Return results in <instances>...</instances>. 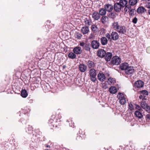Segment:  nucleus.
Instances as JSON below:
<instances>
[{
    "label": "nucleus",
    "instance_id": "1",
    "mask_svg": "<svg viewBox=\"0 0 150 150\" xmlns=\"http://www.w3.org/2000/svg\"><path fill=\"white\" fill-rule=\"evenodd\" d=\"M112 27L118 33L122 34H125L127 30L125 26L120 25L117 21H114L112 23Z\"/></svg>",
    "mask_w": 150,
    "mask_h": 150
},
{
    "label": "nucleus",
    "instance_id": "2",
    "mask_svg": "<svg viewBox=\"0 0 150 150\" xmlns=\"http://www.w3.org/2000/svg\"><path fill=\"white\" fill-rule=\"evenodd\" d=\"M126 96L125 95L122 93H118L117 97L120 100L119 102L121 105H123L126 103Z\"/></svg>",
    "mask_w": 150,
    "mask_h": 150
},
{
    "label": "nucleus",
    "instance_id": "3",
    "mask_svg": "<svg viewBox=\"0 0 150 150\" xmlns=\"http://www.w3.org/2000/svg\"><path fill=\"white\" fill-rule=\"evenodd\" d=\"M89 74L91 80L93 82H95L96 80V70L93 69H91L89 71Z\"/></svg>",
    "mask_w": 150,
    "mask_h": 150
},
{
    "label": "nucleus",
    "instance_id": "4",
    "mask_svg": "<svg viewBox=\"0 0 150 150\" xmlns=\"http://www.w3.org/2000/svg\"><path fill=\"white\" fill-rule=\"evenodd\" d=\"M121 61V59L120 57L116 56L112 58L111 62L113 65H118L120 64Z\"/></svg>",
    "mask_w": 150,
    "mask_h": 150
},
{
    "label": "nucleus",
    "instance_id": "5",
    "mask_svg": "<svg viewBox=\"0 0 150 150\" xmlns=\"http://www.w3.org/2000/svg\"><path fill=\"white\" fill-rule=\"evenodd\" d=\"M119 3L122 8L124 7V10L125 12H127L128 10H129V8H126L127 6L128 5V2L127 0H120Z\"/></svg>",
    "mask_w": 150,
    "mask_h": 150
},
{
    "label": "nucleus",
    "instance_id": "6",
    "mask_svg": "<svg viewBox=\"0 0 150 150\" xmlns=\"http://www.w3.org/2000/svg\"><path fill=\"white\" fill-rule=\"evenodd\" d=\"M104 8L106 11L108 12H111L113 9L112 4L109 3L106 4L104 6Z\"/></svg>",
    "mask_w": 150,
    "mask_h": 150
},
{
    "label": "nucleus",
    "instance_id": "7",
    "mask_svg": "<svg viewBox=\"0 0 150 150\" xmlns=\"http://www.w3.org/2000/svg\"><path fill=\"white\" fill-rule=\"evenodd\" d=\"M91 15L92 18L95 21L98 20L100 18L99 13L96 11H93Z\"/></svg>",
    "mask_w": 150,
    "mask_h": 150
},
{
    "label": "nucleus",
    "instance_id": "8",
    "mask_svg": "<svg viewBox=\"0 0 150 150\" xmlns=\"http://www.w3.org/2000/svg\"><path fill=\"white\" fill-rule=\"evenodd\" d=\"M113 7L114 10L117 12H120L121 9L122 8L120 3L118 2L115 3Z\"/></svg>",
    "mask_w": 150,
    "mask_h": 150
},
{
    "label": "nucleus",
    "instance_id": "9",
    "mask_svg": "<svg viewBox=\"0 0 150 150\" xmlns=\"http://www.w3.org/2000/svg\"><path fill=\"white\" fill-rule=\"evenodd\" d=\"M137 0H129L128 1L129 4L127 6L126 8H129V10L131 8L132 6H134L136 5L137 3Z\"/></svg>",
    "mask_w": 150,
    "mask_h": 150
},
{
    "label": "nucleus",
    "instance_id": "10",
    "mask_svg": "<svg viewBox=\"0 0 150 150\" xmlns=\"http://www.w3.org/2000/svg\"><path fill=\"white\" fill-rule=\"evenodd\" d=\"M91 46L94 49H97L100 46V43L96 40H93L91 42Z\"/></svg>",
    "mask_w": 150,
    "mask_h": 150
},
{
    "label": "nucleus",
    "instance_id": "11",
    "mask_svg": "<svg viewBox=\"0 0 150 150\" xmlns=\"http://www.w3.org/2000/svg\"><path fill=\"white\" fill-rule=\"evenodd\" d=\"M119 36L118 33L116 32H112L111 33V39L114 40H116L118 39Z\"/></svg>",
    "mask_w": 150,
    "mask_h": 150
},
{
    "label": "nucleus",
    "instance_id": "12",
    "mask_svg": "<svg viewBox=\"0 0 150 150\" xmlns=\"http://www.w3.org/2000/svg\"><path fill=\"white\" fill-rule=\"evenodd\" d=\"M106 53L105 51L104 50H99L97 52V55L98 57L103 58L105 56Z\"/></svg>",
    "mask_w": 150,
    "mask_h": 150
},
{
    "label": "nucleus",
    "instance_id": "13",
    "mask_svg": "<svg viewBox=\"0 0 150 150\" xmlns=\"http://www.w3.org/2000/svg\"><path fill=\"white\" fill-rule=\"evenodd\" d=\"M144 85V82L141 80H138L135 82L134 86L137 88H140L142 87Z\"/></svg>",
    "mask_w": 150,
    "mask_h": 150
},
{
    "label": "nucleus",
    "instance_id": "14",
    "mask_svg": "<svg viewBox=\"0 0 150 150\" xmlns=\"http://www.w3.org/2000/svg\"><path fill=\"white\" fill-rule=\"evenodd\" d=\"M126 73L127 74H132L134 72V69L133 67H128L125 71Z\"/></svg>",
    "mask_w": 150,
    "mask_h": 150
},
{
    "label": "nucleus",
    "instance_id": "15",
    "mask_svg": "<svg viewBox=\"0 0 150 150\" xmlns=\"http://www.w3.org/2000/svg\"><path fill=\"white\" fill-rule=\"evenodd\" d=\"M74 53L76 54H79L81 53V48L79 47H76L74 48L73 50Z\"/></svg>",
    "mask_w": 150,
    "mask_h": 150
},
{
    "label": "nucleus",
    "instance_id": "16",
    "mask_svg": "<svg viewBox=\"0 0 150 150\" xmlns=\"http://www.w3.org/2000/svg\"><path fill=\"white\" fill-rule=\"evenodd\" d=\"M98 80L101 81H105L106 77L105 75L102 73H99L98 75Z\"/></svg>",
    "mask_w": 150,
    "mask_h": 150
},
{
    "label": "nucleus",
    "instance_id": "17",
    "mask_svg": "<svg viewBox=\"0 0 150 150\" xmlns=\"http://www.w3.org/2000/svg\"><path fill=\"white\" fill-rule=\"evenodd\" d=\"M128 67L129 65L127 63H124L120 65V69L122 70H125V71Z\"/></svg>",
    "mask_w": 150,
    "mask_h": 150
},
{
    "label": "nucleus",
    "instance_id": "18",
    "mask_svg": "<svg viewBox=\"0 0 150 150\" xmlns=\"http://www.w3.org/2000/svg\"><path fill=\"white\" fill-rule=\"evenodd\" d=\"M79 68L81 72H84L87 69V67L83 64H80L79 66Z\"/></svg>",
    "mask_w": 150,
    "mask_h": 150
},
{
    "label": "nucleus",
    "instance_id": "19",
    "mask_svg": "<svg viewBox=\"0 0 150 150\" xmlns=\"http://www.w3.org/2000/svg\"><path fill=\"white\" fill-rule=\"evenodd\" d=\"M112 54L111 53L107 52L106 53L105 57V59L107 61H110L112 57Z\"/></svg>",
    "mask_w": 150,
    "mask_h": 150
},
{
    "label": "nucleus",
    "instance_id": "20",
    "mask_svg": "<svg viewBox=\"0 0 150 150\" xmlns=\"http://www.w3.org/2000/svg\"><path fill=\"white\" fill-rule=\"evenodd\" d=\"M137 12L139 14L144 13L146 11L145 8L143 6H140L138 8L137 10Z\"/></svg>",
    "mask_w": 150,
    "mask_h": 150
},
{
    "label": "nucleus",
    "instance_id": "21",
    "mask_svg": "<svg viewBox=\"0 0 150 150\" xmlns=\"http://www.w3.org/2000/svg\"><path fill=\"white\" fill-rule=\"evenodd\" d=\"M81 31L83 34H88L89 32L88 27L85 26L82 27Z\"/></svg>",
    "mask_w": 150,
    "mask_h": 150
},
{
    "label": "nucleus",
    "instance_id": "22",
    "mask_svg": "<svg viewBox=\"0 0 150 150\" xmlns=\"http://www.w3.org/2000/svg\"><path fill=\"white\" fill-rule=\"evenodd\" d=\"M108 40L107 38L105 37H103L100 39V42L103 45H106L108 43Z\"/></svg>",
    "mask_w": 150,
    "mask_h": 150
},
{
    "label": "nucleus",
    "instance_id": "23",
    "mask_svg": "<svg viewBox=\"0 0 150 150\" xmlns=\"http://www.w3.org/2000/svg\"><path fill=\"white\" fill-rule=\"evenodd\" d=\"M106 11L104 8H100L99 10L98 13L100 16L101 15V16H104L106 15Z\"/></svg>",
    "mask_w": 150,
    "mask_h": 150
},
{
    "label": "nucleus",
    "instance_id": "24",
    "mask_svg": "<svg viewBox=\"0 0 150 150\" xmlns=\"http://www.w3.org/2000/svg\"><path fill=\"white\" fill-rule=\"evenodd\" d=\"M109 91L110 93L112 94H115L117 92V89L116 88L115 86H111L110 87Z\"/></svg>",
    "mask_w": 150,
    "mask_h": 150
},
{
    "label": "nucleus",
    "instance_id": "25",
    "mask_svg": "<svg viewBox=\"0 0 150 150\" xmlns=\"http://www.w3.org/2000/svg\"><path fill=\"white\" fill-rule=\"evenodd\" d=\"M108 20V17L106 16H103L101 19V21L103 23H106Z\"/></svg>",
    "mask_w": 150,
    "mask_h": 150
},
{
    "label": "nucleus",
    "instance_id": "26",
    "mask_svg": "<svg viewBox=\"0 0 150 150\" xmlns=\"http://www.w3.org/2000/svg\"><path fill=\"white\" fill-rule=\"evenodd\" d=\"M58 120L56 118H54V119H51L49 120V122L54 126H57L56 124L57 120Z\"/></svg>",
    "mask_w": 150,
    "mask_h": 150
},
{
    "label": "nucleus",
    "instance_id": "27",
    "mask_svg": "<svg viewBox=\"0 0 150 150\" xmlns=\"http://www.w3.org/2000/svg\"><path fill=\"white\" fill-rule=\"evenodd\" d=\"M21 93V95L23 98L26 97L28 95L27 91L25 89L22 90Z\"/></svg>",
    "mask_w": 150,
    "mask_h": 150
},
{
    "label": "nucleus",
    "instance_id": "28",
    "mask_svg": "<svg viewBox=\"0 0 150 150\" xmlns=\"http://www.w3.org/2000/svg\"><path fill=\"white\" fill-rule=\"evenodd\" d=\"M68 56L69 58L72 59H75L76 57L75 54L72 52H70L68 55Z\"/></svg>",
    "mask_w": 150,
    "mask_h": 150
},
{
    "label": "nucleus",
    "instance_id": "29",
    "mask_svg": "<svg viewBox=\"0 0 150 150\" xmlns=\"http://www.w3.org/2000/svg\"><path fill=\"white\" fill-rule=\"evenodd\" d=\"M84 22L85 24L88 25H91L92 23L91 20L89 18H85Z\"/></svg>",
    "mask_w": 150,
    "mask_h": 150
},
{
    "label": "nucleus",
    "instance_id": "30",
    "mask_svg": "<svg viewBox=\"0 0 150 150\" xmlns=\"http://www.w3.org/2000/svg\"><path fill=\"white\" fill-rule=\"evenodd\" d=\"M134 114L136 116L139 118H142L143 116L142 113L138 111H136Z\"/></svg>",
    "mask_w": 150,
    "mask_h": 150
},
{
    "label": "nucleus",
    "instance_id": "31",
    "mask_svg": "<svg viewBox=\"0 0 150 150\" xmlns=\"http://www.w3.org/2000/svg\"><path fill=\"white\" fill-rule=\"evenodd\" d=\"M88 66L89 68L93 67L95 66V64L94 63L91 61H88L87 63Z\"/></svg>",
    "mask_w": 150,
    "mask_h": 150
},
{
    "label": "nucleus",
    "instance_id": "32",
    "mask_svg": "<svg viewBox=\"0 0 150 150\" xmlns=\"http://www.w3.org/2000/svg\"><path fill=\"white\" fill-rule=\"evenodd\" d=\"M108 16L111 18L114 19L116 17V13L115 12H112L109 14Z\"/></svg>",
    "mask_w": 150,
    "mask_h": 150
},
{
    "label": "nucleus",
    "instance_id": "33",
    "mask_svg": "<svg viewBox=\"0 0 150 150\" xmlns=\"http://www.w3.org/2000/svg\"><path fill=\"white\" fill-rule=\"evenodd\" d=\"M101 86L104 89H106L108 87V85L107 83H102L101 84Z\"/></svg>",
    "mask_w": 150,
    "mask_h": 150
},
{
    "label": "nucleus",
    "instance_id": "34",
    "mask_svg": "<svg viewBox=\"0 0 150 150\" xmlns=\"http://www.w3.org/2000/svg\"><path fill=\"white\" fill-rule=\"evenodd\" d=\"M91 29L92 31L96 32L97 31V28L95 25H93L91 27Z\"/></svg>",
    "mask_w": 150,
    "mask_h": 150
},
{
    "label": "nucleus",
    "instance_id": "35",
    "mask_svg": "<svg viewBox=\"0 0 150 150\" xmlns=\"http://www.w3.org/2000/svg\"><path fill=\"white\" fill-rule=\"evenodd\" d=\"M128 107V108L130 110L132 111L134 110V107L131 103H129Z\"/></svg>",
    "mask_w": 150,
    "mask_h": 150
},
{
    "label": "nucleus",
    "instance_id": "36",
    "mask_svg": "<svg viewBox=\"0 0 150 150\" xmlns=\"http://www.w3.org/2000/svg\"><path fill=\"white\" fill-rule=\"evenodd\" d=\"M115 81V80L114 79L112 78H109L108 79V82H109L110 83H114Z\"/></svg>",
    "mask_w": 150,
    "mask_h": 150
},
{
    "label": "nucleus",
    "instance_id": "37",
    "mask_svg": "<svg viewBox=\"0 0 150 150\" xmlns=\"http://www.w3.org/2000/svg\"><path fill=\"white\" fill-rule=\"evenodd\" d=\"M147 104L145 102H142L141 103V106L143 108H145V107H146Z\"/></svg>",
    "mask_w": 150,
    "mask_h": 150
},
{
    "label": "nucleus",
    "instance_id": "38",
    "mask_svg": "<svg viewBox=\"0 0 150 150\" xmlns=\"http://www.w3.org/2000/svg\"><path fill=\"white\" fill-rule=\"evenodd\" d=\"M82 35V34L79 33H78L76 35V37L78 39H81Z\"/></svg>",
    "mask_w": 150,
    "mask_h": 150
},
{
    "label": "nucleus",
    "instance_id": "39",
    "mask_svg": "<svg viewBox=\"0 0 150 150\" xmlns=\"http://www.w3.org/2000/svg\"><path fill=\"white\" fill-rule=\"evenodd\" d=\"M130 11L129 12V14L130 15L132 16L134 15V9H132L131 8V9L129 10Z\"/></svg>",
    "mask_w": 150,
    "mask_h": 150
},
{
    "label": "nucleus",
    "instance_id": "40",
    "mask_svg": "<svg viewBox=\"0 0 150 150\" xmlns=\"http://www.w3.org/2000/svg\"><path fill=\"white\" fill-rule=\"evenodd\" d=\"M142 93L143 96H146L148 95V92L146 90H143L142 92Z\"/></svg>",
    "mask_w": 150,
    "mask_h": 150
},
{
    "label": "nucleus",
    "instance_id": "41",
    "mask_svg": "<svg viewBox=\"0 0 150 150\" xmlns=\"http://www.w3.org/2000/svg\"><path fill=\"white\" fill-rule=\"evenodd\" d=\"M84 48L86 50H90V48L89 47V45L87 44H86L85 46L84 47Z\"/></svg>",
    "mask_w": 150,
    "mask_h": 150
},
{
    "label": "nucleus",
    "instance_id": "42",
    "mask_svg": "<svg viewBox=\"0 0 150 150\" xmlns=\"http://www.w3.org/2000/svg\"><path fill=\"white\" fill-rule=\"evenodd\" d=\"M144 109L146 110V111L148 112H150V107L149 106L147 105L146 107H145Z\"/></svg>",
    "mask_w": 150,
    "mask_h": 150
},
{
    "label": "nucleus",
    "instance_id": "43",
    "mask_svg": "<svg viewBox=\"0 0 150 150\" xmlns=\"http://www.w3.org/2000/svg\"><path fill=\"white\" fill-rule=\"evenodd\" d=\"M137 18L135 17L132 19V22L136 24L137 23Z\"/></svg>",
    "mask_w": 150,
    "mask_h": 150
},
{
    "label": "nucleus",
    "instance_id": "44",
    "mask_svg": "<svg viewBox=\"0 0 150 150\" xmlns=\"http://www.w3.org/2000/svg\"><path fill=\"white\" fill-rule=\"evenodd\" d=\"M145 7L148 8H150V2L146 3Z\"/></svg>",
    "mask_w": 150,
    "mask_h": 150
},
{
    "label": "nucleus",
    "instance_id": "45",
    "mask_svg": "<svg viewBox=\"0 0 150 150\" xmlns=\"http://www.w3.org/2000/svg\"><path fill=\"white\" fill-rule=\"evenodd\" d=\"M145 96L143 95H140L139 96V98L140 99H142V100H144L146 99L145 98Z\"/></svg>",
    "mask_w": 150,
    "mask_h": 150
},
{
    "label": "nucleus",
    "instance_id": "46",
    "mask_svg": "<svg viewBox=\"0 0 150 150\" xmlns=\"http://www.w3.org/2000/svg\"><path fill=\"white\" fill-rule=\"evenodd\" d=\"M105 36L108 39V40H110L111 39V35H110L109 33H107L106 34Z\"/></svg>",
    "mask_w": 150,
    "mask_h": 150
},
{
    "label": "nucleus",
    "instance_id": "47",
    "mask_svg": "<svg viewBox=\"0 0 150 150\" xmlns=\"http://www.w3.org/2000/svg\"><path fill=\"white\" fill-rule=\"evenodd\" d=\"M86 44L84 42H82L80 43V45L81 47H84Z\"/></svg>",
    "mask_w": 150,
    "mask_h": 150
},
{
    "label": "nucleus",
    "instance_id": "48",
    "mask_svg": "<svg viewBox=\"0 0 150 150\" xmlns=\"http://www.w3.org/2000/svg\"><path fill=\"white\" fill-rule=\"evenodd\" d=\"M146 52L149 53H150V47L147 48L146 49Z\"/></svg>",
    "mask_w": 150,
    "mask_h": 150
},
{
    "label": "nucleus",
    "instance_id": "49",
    "mask_svg": "<svg viewBox=\"0 0 150 150\" xmlns=\"http://www.w3.org/2000/svg\"><path fill=\"white\" fill-rule=\"evenodd\" d=\"M146 118L150 120V115L148 114L146 115Z\"/></svg>",
    "mask_w": 150,
    "mask_h": 150
},
{
    "label": "nucleus",
    "instance_id": "50",
    "mask_svg": "<svg viewBox=\"0 0 150 150\" xmlns=\"http://www.w3.org/2000/svg\"><path fill=\"white\" fill-rule=\"evenodd\" d=\"M105 74L106 76H110V74H109V73H106Z\"/></svg>",
    "mask_w": 150,
    "mask_h": 150
},
{
    "label": "nucleus",
    "instance_id": "51",
    "mask_svg": "<svg viewBox=\"0 0 150 150\" xmlns=\"http://www.w3.org/2000/svg\"><path fill=\"white\" fill-rule=\"evenodd\" d=\"M148 13L150 15V9L148 10Z\"/></svg>",
    "mask_w": 150,
    "mask_h": 150
},
{
    "label": "nucleus",
    "instance_id": "52",
    "mask_svg": "<svg viewBox=\"0 0 150 150\" xmlns=\"http://www.w3.org/2000/svg\"><path fill=\"white\" fill-rule=\"evenodd\" d=\"M145 1H146V2H147V1H150V0H144Z\"/></svg>",
    "mask_w": 150,
    "mask_h": 150
},
{
    "label": "nucleus",
    "instance_id": "53",
    "mask_svg": "<svg viewBox=\"0 0 150 150\" xmlns=\"http://www.w3.org/2000/svg\"><path fill=\"white\" fill-rule=\"evenodd\" d=\"M46 147H50V146H48V145H47V146H46Z\"/></svg>",
    "mask_w": 150,
    "mask_h": 150
},
{
    "label": "nucleus",
    "instance_id": "54",
    "mask_svg": "<svg viewBox=\"0 0 150 150\" xmlns=\"http://www.w3.org/2000/svg\"><path fill=\"white\" fill-rule=\"evenodd\" d=\"M137 107H138V108H140V107L139 106H137Z\"/></svg>",
    "mask_w": 150,
    "mask_h": 150
},
{
    "label": "nucleus",
    "instance_id": "55",
    "mask_svg": "<svg viewBox=\"0 0 150 150\" xmlns=\"http://www.w3.org/2000/svg\"><path fill=\"white\" fill-rule=\"evenodd\" d=\"M142 110V109H140V110Z\"/></svg>",
    "mask_w": 150,
    "mask_h": 150
}]
</instances>
